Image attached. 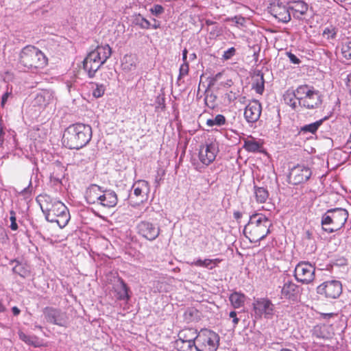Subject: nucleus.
I'll return each instance as SVG.
<instances>
[{
    "instance_id": "f257e3e1",
    "label": "nucleus",
    "mask_w": 351,
    "mask_h": 351,
    "mask_svg": "<svg viewBox=\"0 0 351 351\" xmlns=\"http://www.w3.org/2000/svg\"><path fill=\"white\" fill-rule=\"evenodd\" d=\"M47 221L56 223L60 228H64L70 220L67 207L61 201L48 195H39L37 199Z\"/></svg>"
},
{
    "instance_id": "f03ea898",
    "label": "nucleus",
    "mask_w": 351,
    "mask_h": 351,
    "mask_svg": "<svg viewBox=\"0 0 351 351\" xmlns=\"http://www.w3.org/2000/svg\"><path fill=\"white\" fill-rule=\"evenodd\" d=\"M92 129L88 125L76 123L69 126L62 136L63 144L69 149H79L91 139Z\"/></svg>"
},
{
    "instance_id": "7ed1b4c3",
    "label": "nucleus",
    "mask_w": 351,
    "mask_h": 351,
    "mask_svg": "<svg viewBox=\"0 0 351 351\" xmlns=\"http://www.w3.org/2000/svg\"><path fill=\"white\" fill-rule=\"evenodd\" d=\"M271 221L263 214L255 213L250 216L245 226L243 233L250 242L256 243L263 239L270 232Z\"/></svg>"
},
{
    "instance_id": "20e7f679",
    "label": "nucleus",
    "mask_w": 351,
    "mask_h": 351,
    "mask_svg": "<svg viewBox=\"0 0 351 351\" xmlns=\"http://www.w3.org/2000/svg\"><path fill=\"white\" fill-rule=\"evenodd\" d=\"M112 50L108 45L97 46L90 51L83 62L84 69L89 77H93L99 69L110 57Z\"/></svg>"
},
{
    "instance_id": "39448f33",
    "label": "nucleus",
    "mask_w": 351,
    "mask_h": 351,
    "mask_svg": "<svg viewBox=\"0 0 351 351\" xmlns=\"http://www.w3.org/2000/svg\"><path fill=\"white\" fill-rule=\"evenodd\" d=\"M19 64L25 69L34 71L44 68L47 64V58L37 47L27 45L19 53Z\"/></svg>"
},
{
    "instance_id": "423d86ee",
    "label": "nucleus",
    "mask_w": 351,
    "mask_h": 351,
    "mask_svg": "<svg viewBox=\"0 0 351 351\" xmlns=\"http://www.w3.org/2000/svg\"><path fill=\"white\" fill-rule=\"evenodd\" d=\"M347 210L336 208L328 210L322 217L321 223L324 231L335 232L342 228L348 218Z\"/></svg>"
},
{
    "instance_id": "0eeeda50",
    "label": "nucleus",
    "mask_w": 351,
    "mask_h": 351,
    "mask_svg": "<svg viewBox=\"0 0 351 351\" xmlns=\"http://www.w3.org/2000/svg\"><path fill=\"white\" fill-rule=\"evenodd\" d=\"M299 105L307 109L317 108L322 104V99L319 91L307 85L297 88Z\"/></svg>"
},
{
    "instance_id": "6e6552de",
    "label": "nucleus",
    "mask_w": 351,
    "mask_h": 351,
    "mask_svg": "<svg viewBox=\"0 0 351 351\" xmlns=\"http://www.w3.org/2000/svg\"><path fill=\"white\" fill-rule=\"evenodd\" d=\"M219 151L218 142L213 139H208L199 147V160L202 164L208 166L215 161Z\"/></svg>"
},
{
    "instance_id": "1a4fd4ad",
    "label": "nucleus",
    "mask_w": 351,
    "mask_h": 351,
    "mask_svg": "<svg viewBox=\"0 0 351 351\" xmlns=\"http://www.w3.org/2000/svg\"><path fill=\"white\" fill-rule=\"evenodd\" d=\"M219 336L210 330L204 329L199 332L197 346L199 351H215L218 347Z\"/></svg>"
},
{
    "instance_id": "9d476101",
    "label": "nucleus",
    "mask_w": 351,
    "mask_h": 351,
    "mask_svg": "<svg viewBox=\"0 0 351 351\" xmlns=\"http://www.w3.org/2000/svg\"><path fill=\"white\" fill-rule=\"evenodd\" d=\"M315 269L313 265L308 262L299 263L294 271V276L297 281L303 284H309L315 278Z\"/></svg>"
},
{
    "instance_id": "9b49d317",
    "label": "nucleus",
    "mask_w": 351,
    "mask_h": 351,
    "mask_svg": "<svg viewBox=\"0 0 351 351\" xmlns=\"http://www.w3.org/2000/svg\"><path fill=\"white\" fill-rule=\"evenodd\" d=\"M133 193L129 195L130 202L135 204L143 203L147 200L149 193V185L147 181L138 180L132 186Z\"/></svg>"
},
{
    "instance_id": "f8f14e48",
    "label": "nucleus",
    "mask_w": 351,
    "mask_h": 351,
    "mask_svg": "<svg viewBox=\"0 0 351 351\" xmlns=\"http://www.w3.org/2000/svg\"><path fill=\"white\" fill-rule=\"evenodd\" d=\"M317 291L320 295L330 299L337 298L342 292V286L338 280H329L317 287Z\"/></svg>"
},
{
    "instance_id": "ddd939ff",
    "label": "nucleus",
    "mask_w": 351,
    "mask_h": 351,
    "mask_svg": "<svg viewBox=\"0 0 351 351\" xmlns=\"http://www.w3.org/2000/svg\"><path fill=\"white\" fill-rule=\"evenodd\" d=\"M253 310L256 317L270 318L274 315V306L267 298H258L253 302Z\"/></svg>"
},
{
    "instance_id": "4468645a",
    "label": "nucleus",
    "mask_w": 351,
    "mask_h": 351,
    "mask_svg": "<svg viewBox=\"0 0 351 351\" xmlns=\"http://www.w3.org/2000/svg\"><path fill=\"white\" fill-rule=\"evenodd\" d=\"M136 228L138 234L149 241L155 240L160 234V228L158 224L148 221L139 222Z\"/></svg>"
},
{
    "instance_id": "2eb2a0df",
    "label": "nucleus",
    "mask_w": 351,
    "mask_h": 351,
    "mask_svg": "<svg viewBox=\"0 0 351 351\" xmlns=\"http://www.w3.org/2000/svg\"><path fill=\"white\" fill-rule=\"evenodd\" d=\"M43 314L47 322L60 326H66L67 317L66 313L58 308L46 307L43 310Z\"/></svg>"
},
{
    "instance_id": "dca6fc26",
    "label": "nucleus",
    "mask_w": 351,
    "mask_h": 351,
    "mask_svg": "<svg viewBox=\"0 0 351 351\" xmlns=\"http://www.w3.org/2000/svg\"><path fill=\"white\" fill-rule=\"evenodd\" d=\"M311 174V170L308 167L298 165L292 168L289 173V182L295 185L305 182L310 178Z\"/></svg>"
},
{
    "instance_id": "f3484780",
    "label": "nucleus",
    "mask_w": 351,
    "mask_h": 351,
    "mask_svg": "<svg viewBox=\"0 0 351 351\" xmlns=\"http://www.w3.org/2000/svg\"><path fill=\"white\" fill-rule=\"evenodd\" d=\"M54 93L50 90H41L36 94L32 102L34 107L38 110L45 109L49 104L55 101Z\"/></svg>"
},
{
    "instance_id": "a211bd4d",
    "label": "nucleus",
    "mask_w": 351,
    "mask_h": 351,
    "mask_svg": "<svg viewBox=\"0 0 351 351\" xmlns=\"http://www.w3.org/2000/svg\"><path fill=\"white\" fill-rule=\"evenodd\" d=\"M261 105L257 100L249 103L245 107L244 117L248 123H255L258 120L261 114Z\"/></svg>"
},
{
    "instance_id": "6ab92c4d",
    "label": "nucleus",
    "mask_w": 351,
    "mask_h": 351,
    "mask_svg": "<svg viewBox=\"0 0 351 351\" xmlns=\"http://www.w3.org/2000/svg\"><path fill=\"white\" fill-rule=\"evenodd\" d=\"M289 6L287 7L281 3H274L271 6V14L283 23H287L291 20Z\"/></svg>"
},
{
    "instance_id": "aec40b11",
    "label": "nucleus",
    "mask_w": 351,
    "mask_h": 351,
    "mask_svg": "<svg viewBox=\"0 0 351 351\" xmlns=\"http://www.w3.org/2000/svg\"><path fill=\"white\" fill-rule=\"evenodd\" d=\"M118 202L116 193L111 190H105L101 194V197L97 204L105 208L114 207Z\"/></svg>"
},
{
    "instance_id": "412c9836",
    "label": "nucleus",
    "mask_w": 351,
    "mask_h": 351,
    "mask_svg": "<svg viewBox=\"0 0 351 351\" xmlns=\"http://www.w3.org/2000/svg\"><path fill=\"white\" fill-rule=\"evenodd\" d=\"M101 188L97 184H91L86 191L85 198L88 204H97L103 193Z\"/></svg>"
},
{
    "instance_id": "4be33fe9",
    "label": "nucleus",
    "mask_w": 351,
    "mask_h": 351,
    "mask_svg": "<svg viewBox=\"0 0 351 351\" xmlns=\"http://www.w3.org/2000/svg\"><path fill=\"white\" fill-rule=\"evenodd\" d=\"M298 291V287L289 278H285L281 288V298L292 299Z\"/></svg>"
},
{
    "instance_id": "5701e85b",
    "label": "nucleus",
    "mask_w": 351,
    "mask_h": 351,
    "mask_svg": "<svg viewBox=\"0 0 351 351\" xmlns=\"http://www.w3.org/2000/svg\"><path fill=\"white\" fill-rule=\"evenodd\" d=\"M221 259L220 258H204L202 259L200 258L195 259L192 262H187V264L191 266H196L199 267L206 268L208 269H213L221 262Z\"/></svg>"
},
{
    "instance_id": "b1692460",
    "label": "nucleus",
    "mask_w": 351,
    "mask_h": 351,
    "mask_svg": "<svg viewBox=\"0 0 351 351\" xmlns=\"http://www.w3.org/2000/svg\"><path fill=\"white\" fill-rule=\"evenodd\" d=\"M113 290L115 297L119 300L128 301L130 298L127 285L121 279L118 280L113 285Z\"/></svg>"
},
{
    "instance_id": "393cba45",
    "label": "nucleus",
    "mask_w": 351,
    "mask_h": 351,
    "mask_svg": "<svg viewBox=\"0 0 351 351\" xmlns=\"http://www.w3.org/2000/svg\"><path fill=\"white\" fill-rule=\"evenodd\" d=\"M289 9L292 10L294 18L300 19L307 12L308 5L304 1L298 0L290 2Z\"/></svg>"
},
{
    "instance_id": "a878e982",
    "label": "nucleus",
    "mask_w": 351,
    "mask_h": 351,
    "mask_svg": "<svg viewBox=\"0 0 351 351\" xmlns=\"http://www.w3.org/2000/svg\"><path fill=\"white\" fill-rule=\"evenodd\" d=\"M178 340H183V341L197 342L199 332L193 328H186L182 330L178 335Z\"/></svg>"
},
{
    "instance_id": "bb28decb",
    "label": "nucleus",
    "mask_w": 351,
    "mask_h": 351,
    "mask_svg": "<svg viewBox=\"0 0 351 351\" xmlns=\"http://www.w3.org/2000/svg\"><path fill=\"white\" fill-rule=\"evenodd\" d=\"M245 295L241 292L234 291L229 296V300L231 303V305L234 308H239L243 306L245 302Z\"/></svg>"
},
{
    "instance_id": "cd10ccee",
    "label": "nucleus",
    "mask_w": 351,
    "mask_h": 351,
    "mask_svg": "<svg viewBox=\"0 0 351 351\" xmlns=\"http://www.w3.org/2000/svg\"><path fill=\"white\" fill-rule=\"evenodd\" d=\"M283 98L285 102L293 109L297 107L298 103L299 104L297 89L295 91L291 90H287L283 95Z\"/></svg>"
},
{
    "instance_id": "c85d7f7f",
    "label": "nucleus",
    "mask_w": 351,
    "mask_h": 351,
    "mask_svg": "<svg viewBox=\"0 0 351 351\" xmlns=\"http://www.w3.org/2000/svg\"><path fill=\"white\" fill-rule=\"evenodd\" d=\"M122 69L125 71H134L136 67V58L132 55H125L121 63Z\"/></svg>"
},
{
    "instance_id": "c756f323",
    "label": "nucleus",
    "mask_w": 351,
    "mask_h": 351,
    "mask_svg": "<svg viewBox=\"0 0 351 351\" xmlns=\"http://www.w3.org/2000/svg\"><path fill=\"white\" fill-rule=\"evenodd\" d=\"M176 347L178 351H199L197 342H187L183 341V340H176Z\"/></svg>"
},
{
    "instance_id": "7c9ffc66",
    "label": "nucleus",
    "mask_w": 351,
    "mask_h": 351,
    "mask_svg": "<svg viewBox=\"0 0 351 351\" xmlns=\"http://www.w3.org/2000/svg\"><path fill=\"white\" fill-rule=\"evenodd\" d=\"M19 336L21 340L28 345H31L34 347H40L42 345L39 338L35 335H28L23 332H19Z\"/></svg>"
},
{
    "instance_id": "2f4dec72",
    "label": "nucleus",
    "mask_w": 351,
    "mask_h": 351,
    "mask_svg": "<svg viewBox=\"0 0 351 351\" xmlns=\"http://www.w3.org/2000/svg\"><path fill=\"white\" fill-rule=\"evenodd\" d=\"M254 193L256 202L261 204L265 203L269 197V193L267 190L263 187H258L254 186Z\"/></svg>"
},
{
    "instance_id": "473e14b6",
    "label": "nucleus",
    "mask_w": 351,
    "mask_h": 351,
    "mask_svg": "<svg viewBox=\"0 0 351 351\" xmlns=\"http://www.w3.org/2000/svg\"><path fill=\"white\" fill-rule=\"evenodd\" d=\"M253 89L256 93L262 94L265 89V80L263 75L260 72L254 77V82L252 84Z\"/></svg>"
},
{
    "instance_id": "72a5a7b5",
    "label": "nucleus",
    "mask_w": 351,
    "mask_h": 351,
    "mask_svg": "<svg viewBox=\"0 0 351 351\" xmlns=\"http://www.w3.org/2000/svg\"><path fill=\"white\" fill-rule=\"evenodd\" d=\"M324 119L318 120L314 123L306 124L302 126L300 129V132L305 133L315 134L319 128L322 125Z\"/></svg>"
},
{
    "instance_id": "f704fd0d",
    "label": "nucleus",
    "mask_w": 351,
    "mask_h": 351,
    "mask_svg": "<svg viewBox=\"0 0 351 351\" xmlns=\"http://www.w3.org/2000/svg\"><path fill=\"white\" fill-rule=\"evenodd\" d=\"M243 147L247 152H256L259 151L261 144L254 138H250L244 141Z\"/></svg>"
},
{
    "instance_id": "c9c22d12",
    "label": "nucleus",
    "mask_w": 351,
    "mask_h": 351,
    "mask_svg": "<svg viewBox=\"0 0 351 351\" xmlns=\"http://www.w3.org/2000/svg\"><path fill=\"white\" fill-rule=\"evenodd\" d=\"M341 51L343 57L346 60H351V39L348 38L342 42Z\"/></svg>"
},
{
    "instance_id": "e433bc0d",
    "label": "nucleus",
    "mask_w": 351,
    "mask_h": 351,
    "mask_svg": "<svg viewBox=\"0 0 351 351\" xmlns=\"http://www.w3.org/2000/svg\"><path fill=\"white\" fill-rule=\"evenodd\" d=\"M92 94L95 98H99L102 97L106 91V86L103 84H98L92 82L90 83Z\"/></svg>"
},
{
    "instance_id": "4c0bfd02",
    "label": "nucleus",
    "mask_w": 351,
    "mask_h": 351,
    "mask_svg": "<svg viewBox=\"0 0 351 351\" xmlns=\"http://www.w3.org/2000/svg\"><path fill=\"white\" fill-rule=\"evenodd\" d=\"M133 23L139 26L142 29H147L150 27V22L142 16L141 14L136 15L134 19Z\"/></svg>"
},
{
    "instance_id": "58836bf2",
    "label": "nucleus",
    "mask_w": 351,
    "mask_h": 351,
    "mask_svg": "<svg viewBox=\"0 0 351 351\" xmlns=\"http://www.w3.org/2000/svg\"><path fill=\"white\" fill-rule=\"evenodd\" d=\"M226 123V118L222 114H217L214 119H209L206 121V125L208 127L215 125L221 126Z\"/></svg>"
},
{
    "instance_id": "ea45409f",
    "label": "nucleus",
    "mask_w": 351,
    "mask_h": 351,
    "mask_svg": "<svg viewBox=\"0 0 351 351\" xmlns=\"http://www.w3.org/2000/svg\"><path fill=\"white\" fill-rule=\"evenodd\" d=\"M325 329V326L317 325L313 329V335L319 339L327 338V334Z\"/></svg>"
},
{
    "instance_id": "a19ab883",
    "label": "nucleus",
    "mask_w": 351,
    "mask_h": 351,
    "mask_svg": "<svg viewBox=\"0 0 351 351\" xmlns=\"http://www.w3.org/2000/svg\"><path fill=\"white\" fill-rule=\"evenodd\" d=\"M337 31L335 27H326L323 32L324 36L326 37L327 39H333L335 38Z\"/></svg>"
},
{
    "instance_id": "79ce46f5",
    "label": "nucleus",
    "mask_w": 351,
    "mask_h": 351,
    "mask_svg": "<svg viewBox=\"0 0 351 351\" xmlns=\"http://www.w3.org/2000/svg\"><path fill=\"white\" fill-rule=\"evenodd\" d=\"M149 11L152 14L158 16L165 12V9L162 5L155 4L149 9Z\"/></svg>"
},
{
    "instance_id": "37998d69",
    "label": "nucleus",
    "mask_w": 351,
    "mask_h": 351,
    "mask_svg": "<svg viewBox=\"0 0 351 351\" xmlns=\"http://www.w3.org/2000/svg\"><path fill=\"white\" fill-rule=\"evenodd\" d=\"M189 70V64L187 62H183L180 65L178 79H180L188 75Z\"/></svg>"
},
{
    "instance_id": "c03bdc74",
    "label": "nucleus",
    "mask_w": 351,
    "mask_h": 351,
    "mask_svg": "<svg viewBox=\"0 0 351 351\" xmlns=\"http://www.w3.org/2000/svg\"><path fill=\"white\" fill-rule=\"evenodd\" d=\"M236 53V49L234 47H230L228 50L223 52L222 56V60H228L231 59Z\"/></svg>"
},
{
    "instance_id": "a18cd8bd",
    "label": "nucleus",
    "mask_w": 351,
    "mask_h": 351,
    "mask_svg": "<svg viewBox=\"0 0 351 351\" xmlns=\"http://www.w3.org/2000/svg\"><path fill=\"white\" fill-rule=\"evenodd\" d=\"M10 221H11V224H10V228L12 230H16L18 229V225L16 223V214L14 213V211L13 210H11L10 212Z\"/></svg>"
},
{
    "instance_id": "49530a36",
    "label": "nucleus",
    "mask_w": 351,
    "mask_h": 351,
    "mask_svg": "<svg viewBox=\"0 0 351 351\" xmlns=\"http://www.w3.org/2000/svg\"><path fill=\"white\" fill-rule=\"evenodd\" d=\"M210 35L212 37H217L221 34V29L217 25H213L211 30L210 31Z\"/></svg>"
},
{
    "instance_id": "de8ad7c7",
    "label": "nucleus",
    "mask_w": 351,
    "mask_h": 351,
    "mask_svg": "<svg viewBox=\"0 0 351 351\" xmlns=\"http://www.w3.org/2000/svg\"><path fill=\"white\" fill-rule=\"evenodd\" d=\"M229 317L232 319L233 327L235 328L239 322L237 312L234 311L230 312Z\"/></svg>"
},
{
    "instance_id": "09e8293b",
    "label": "nucleus",
    "mask_w": 351,
    "mask_h": 351,
    "mask_svg": "<svg viewBox=\"0 0 351 351\" xmlns=\"http://www.w3.org/2000/svg\"><path fill=\"white\" fill-rule=\"evenodd\" d=\"M287 56H288L291 62H292L293 64H299L300 62V60H299V58H297L294 54H293L291 53H287Z\"/></svg>"
},
{
    "instance_id": "8fccbe9b",
    "label": "nucleus",
    "mask_w": 351,
    "mask_h": 351,
    "mask_svg": "<svg viewBox=\"0 0 351 351\" xmlns=\"http://www.w3.org/2000/svg\"><path fill=\"white\" fill-rule=\"evenodd\" d=\"M10 95H11V93H8V92L5 93L2 95V97H1V106H4V105L7 102V101H8V99L10 97Z\"/></svg>"
},
{
    "instance_id": "3c124183",
    "label": "nucleus",
    "mask_w": 351,
    "mask_h": 351,
    "mask_svg": "<svg viewBox=\"0 0 351 351\" xmlns=\"http://www.w3.org/2000/svg\"><path fill=\"white\" fill-rule=\"evenodd\" d=\"M226 98L228 99V101L229 103L234 101L237 99L235 93L230 91V93H227L226 95Z\"/></svg>"
},
{
    "instance_id": "603ef678",
    "label": "nucleus",
    "mask_w": 351,
    "mask_h": 351,
    "mask_svg": "<svg viewBox=\"0 0 351 351\" xmlns=\"http://www.w3.org/2000/svg\"><path fill=\"white\" fill-rule=\"evenodd\" d=\"M233 22L237 24H242L244 22V18L241 16H234L231 19Z\"/></svg>"
},
{
    "instance_id": "864d4df0",
    "label": "nucleus",
    "mask_w": 351,
    "mask_h": 351,
    "mask_svg": "<svg viewBox=\"0 0 351 351\" xmlns=\"http://www.w3.org/2000/svg\"><path fill=\"white\" fill-rule=\"evenodd\" d=\"M346 86L351 94V73L347 76Z\"/></svg>"
},
{
    "instance_id": "5fc2aeb1",
    "label": "nucleus",
    "mask_w": 351,
    "mask_h": 351,
    "mask_svg": "<svg viewBox=\"0 0 351 351\" xmlns=\"http://www.w3.org/2000/svg\"><path fill=\"white\" fill-rule=\"evenodd\" d=\"M233 216L235 219L239 220L242 217V213L239 211H234L233 213Z\"/></svg>"
},
{
    "instance_id": "6e6d98bb",
    "label": "nucleus",
    "mask_w": 351,
    "mask_h": 351,
    "mask_svg": "<svg viewBox=\"0 0 351 351\" xmlns=\"http://www.w3.org/2000/svg\"><path fill=\"white\" fill-rule=\"evenodd\" d=\"M12 311L14 314V315L17 316L20 314L21 311L17 306H14L12 308Z\"/></svg>"
},
{
    "instance_id": "4d7b16f0",
    "label": "nucleus",
    "mask_w": 351,
    "mask_h": 351,
    "mask_svg": "<svg viewBox=\"0 0 351 351\" xmlns=\"http://www.w3.org/2000/svg\"><path fill=\"white\" fill-rule=\"evenodd\" d=\"M5 311V308L0 300V313H3Z\"/></svg>"
},
{
    "instance_id": "13d9d810",
    "label": "nucleus",
    "mask_w": 351,
    "mask_h": 351,
    "mask_svg": "<svg viewBox=\"0 0 351 351\" xmlns=\"http://www.w3.org/2000/svg\"><path fill=\"white\" fill-rule=\"evenodd\" d=\"M3 142V132L2 130L0 128V145L2 144Z\"/></svg>"
},
{
    "instance_id": "bf43d9fd",
    "label": "nucleus",
    "mask_w": 351,
    "mask_h": 351,
    "mask_svg": "<svg viewBox=\"0 0 351 351\" xmlns=\"http://www.w3.org/2000/svg\"><path fill=\"white\" fill-rule=\"evenodd\" d=\"M221 73H218L217 74L215 75V79L217 80L218 79H219V77H221Z\"/></svg>"
},
{
    "instance_id": "052dcab7",
    "label": "nucleus",
    "mask_w": 351,
    "mask_h": 351,
    "mask_svg": "<svg viewBox=\"0 0 351 351\" xmlns=\"http://www.w3.org/2000/svg\"><path fill=\"white\" fill-rule=\"evenodd\" d=\"M206 23V24L208 25H215L213 21H209V20H207Z\"/></svg>"
},
{
    "instance_id": "680f3d73",
    "label": "nucleus",
    "mask_w": 351,
    "mask_h": 351,
    "mask_svg": "<svg viewBox=\"0 0 351 351\" xmlns=\"http://www.w3.org/2000/svg\"><path fill=\"white\" fill-rule=\"evenodd\" d=\"M186 58H187V56L186 55H182L183 62H186Z\"/></svg>"
},
{
    "instance_id": "e2e57ef3",
    "label": "nucleus",
    "mask_w": 351,
    "mask_h": 351,
    "mask_svg": "<svg viewBox=\"0 0 351 351\" xmlns=\"http://www.w3.org/2000/svg\"><path fill=\"white\" fill-rule=\"evenodd\" d=\"M187 50L186 49H184L183 51H182V55H186L187 56Z\"/></svg>"
},
{
    "instance_id": "0e129e2a",
    "label": "nucleus",
    "mask_w": 351,
    "mask_h": 351,
    "mask_svg": "<svg viewBox=\"0 0 351 351\" xmlns=\"http://www.w3.org/2000/svg\"><path fill=\"white\" fill-rule=\"evenodd\" d=\"M158 27H159V26H158V25H156V24H154V25H152V28H153V29H157V28H158Z\"/></svg>"
},
{
    "instance_id": "69168bd1",
    "label": "nucleus",
    "mask_w": 351,
    "mask_h": 351,
    "mask_svg": "<svg viewBox=\"0 0 351 351\" xmlns=\"http://www.w3.org/2000/svg\"><path fill=\"white\" fill-rule=\"evenodd\" d=\"M191 56L193 58H195L196 57L195 54V53H193L191 55Z\"/></svg>"
},
{
    "instance_id": "338daca9",
    "label": "nucleus",
    "mask_w": 351,
    "mask_h": 351,
    "mask_svg": "<svg viewBox=\"0 0 351 351\" xmlns=\"http://www.w3.org/2000/svg\"><path fill=\"white\" fill-rule=\"evenodd\" d=\"M332 313H330V314H326V315H325V316H329V317H330V316H332Z\"/></svg>"
},
{
    "instance_id": "774afa93",
    "label": "nucleus",
    "mask_w": 351,
    "mask_h": 351,
    "mask_svg": "<svg viewBox=\"0 0 351 351\" xmlns=\"http://www.w3.org/2000/svg\"><path fill=\"white\" fill-rule=\"evenodd\" d=\"M67 86H68V89H69V90H70V88H71V86H69V85H67Z\"/></svg>"
}]
</instances>
